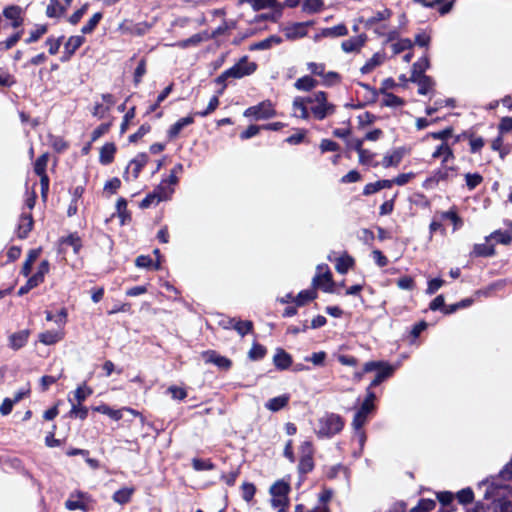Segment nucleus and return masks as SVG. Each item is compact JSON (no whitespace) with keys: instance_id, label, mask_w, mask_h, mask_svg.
Listing matches in <instances>:
<instances>
[{"instance_id":"nucleus-32","label":"nucleus","mask_w":512,"mask_h":512,"mask_svg":"<svg viewBox=\"0 0 512 512\" xmlns=\"http://www.w3.org/2000/svg\"><path fill=\"white\" fill-rule=\"evenodd\" d=\"M288 401L289 396L281 395L268 400L267 403L265 404V407L270 411L276 412L284 408L287 405Z\"/></svg>"},{"instance_id":"nucleus-21","label":"nucleus","mask_w":512,"mask_h":512,"mask_svg":"<svg viewBox=\"0 0 512 512\" xmlns=\"http://www.w3.org/2000/svg\"><path fill=\"white\" fill-rule=\"evenodd\" d=\"M307 105H309L307 101V97H296L293 100V115L295 117H299L302 119H308L309 118V110L307 108Z\"/></svg>"},{"instance_id":"nucleus-60","label":"nucleus","mask_w":512,"mask_h":512,"mask_svg":"<svg viewBox=\"0 0 512 512\" xmlns=\"http://www.w3.org/2000/svg\"><path fill=\"white\" fill-rule=\"evenodd\" d=\"M452 128H446L439 132H433L426 135L425 139L433 138L436 140H442V142H446V140L452 135Z\"/></svg>"},{"instance_id":"nucleus-44","label":"nucleus","mask_w":512,"mask_h":512,"mask_svg":"<svg viewBox=\"0 0 512 512\" xmlns=\"http://www.w3.org/2000/svg\"><path fill=\"white\" fill-rule=\"evenodd\" d=\"M84 41L85 39L83 36H71L65 44V49L70 55H72L84 43Z\"/></svg>"},{"instance_id":"nucleus-37","label":"nucleus","mask_w":512,"mask_h":512,"mask_svg":"<svg viewBox=\"0 0 512 512\" xmlns=\"http://www.w3.org/2000/svg\"><path fill=\"white\" fill-rule=\"evenodd\" d=\"M317 81L310 76H303L299 78L294 86L296 89L301 91H311L317 86Z\"/></svg>"},{"instance_id":"nucleus-5","label":"nucleus","mask_w":512,"mask_h":512,"mask_svg":"<svg viewBox=\"0 0 512 512\" xmlns=\"http://www.w3.org/2000/svg\"><path fill=\"white\" fill-rule=\"evenodd\" d=\"M373 371L376 372V376L370 384L371 387L378 386L382 381L389 378L393 374L394 368L381 361H370L364 364V372Z\"/></svg>"},{"instance_id":"nucleus-8","label":"nucleus","mask_w":512,"mask_h":512,"mask_svg":"<svg viewBox=\"0 0 512 512\" xmlns=\"http://www.w3.org/2000/svg\"><path fill=\"white\" fill-rule=\"evenodd\" d=\"M313 286L319 288L324 292H333V280L330 269L327 265H318L316 268V275L313 278Z\"/></svg>"},{"instance_id":"nucleus-15","label":"nucleus","mask_w":512,"mask_h":512,"mask_svg":"<svg viewBox=\"0 0 512 512\" xmlns=\"http://www.w3.org/2000/svg\"><path fill=\"white\" fill-rule=\"evenodd\" d=\"M202 358L204 359V361L206 363H212V364L216 365L217 367H219L220 369H224V370H228L232 365V362L230 359L219 355L215 351H206V352L202 353Z\"/></svg>"},{"instance_id":"nucleus-43","label":"nucleus","mask_w":512,"mask_h":512,"mask_svg":"<svg viewBox=\"0 0 512 512\" xmlns=\"http://www.w3.org/2000/svg\"><path fill=\"white\" fill-rule=\"evenodd\" d=\"M116 210L118 217L120 218L121 224L124 225L126 221L130 219L129 212L127 210V202L124 198H119L117 200Z\"/></svg>"},{"instance_id":"nucleus-25","label":"nucleus","mask_w":512,"mask_h":512,"mask_svg":"<svg viewBox=\"0 0 512 512\" xmlns=\"http://www.w3.org/2000/svg\"><path fill=\"white\" fill-rule=\"evenodd\" d=\"M273 363L278 369L285 370L290 367L292 358L283 349H278L273 357Z\"/></svg>"},{"instance_id":"nucleus-51","label":"nucleus","mask_w":512,"mask_h":512,"mask_svg":"<svg viewBox=\"0 0 512 512\" xmlns=\"http://www.w3.org/2000/svg\"><path fill=\"white\" fill-rule=\"evenodd\" d=\"M464 178L469 190L475 189L483 182V177L479 173H466Z\"/></svg>"},{"instance_id":"nucleus-6","label":"nucleus","mask_w":512,"mask_h":512,"mask_svg":"<svg viewBox=\"0 0 512 512\" xmlns=\"http://www.w3.org/2000/svg\"><path fill=\"white\" fill-rule=\"evenodd\" d=\"M289 490V484L284 480L277 481L271 486V504L274 508H286L288 506Z\"/></svg>"},{"instance_id":"nucleus-24","label":"nucleus","mask_w":512,"mask_h":512,"mask_svg":"<svg viewBox=\"0 0 512 512\" xmlns=\"http://www.w3.org/2000/svg\"><path fill=\"white\" fill-rule=\"evenodd\" d=\"M147 162L148 156L145 153L138 154L132 161H130L127 167V172L131 171L133 178L136 179Z\"/></svg>"},{"instance_id":"nucleus-42","label":"nucleus","mask_w":512,"mask_h":512,"mask_svg":"<svg viewBox=\"0 0 512 512\" xmlns=\"http://www.w3.org/2000/svg\"><path fill=\"white\" fill-rule=\"evenodd\" d=\"M205 39H207L206 34L198 33V34H195V35L191 36L190 38H188L186 40L178 42L176 44V46H178V47H180L182 49H185V48H188V47H191V46H197L199 43H201Z\"/></svg>"},{"instance_id":"nucleus-26","label":"nucleus","mask_w":512,"mask_h":512,"mask_svg":"<svg viewBox=\"0 0 512 512\" xmlns=\"http://www.w3.org/2000/svg\"><path fill=\"white\" fill-rule=\"evenodd\" d=\"M116 146L114 143H106L100 149L99 161L101 164L107 165L114 160Z\"/></svg>"},{"instance_id":"nucleus-17","label":"nucleus","mask_w":512,"mask_h":512,"mask_svg":"<svg viewBox=\"0 0 512 512\" xmlns=\"http://www.w3.org/2000/svg\"><path fill=\"white\" fill-rule=\"evenodd\" d=\"M431 156L433 159H440L443 165L449 163L455 158L453 150L447 144V142H442L440 145H438L432 152Z\"/></svg>"},{"instance_id":"nucleus-4","label":"nucleus","mask_w":512,"mask_h":512,"mask_svg":"<svg viewBox=\"0 0 512 512\" xmlns=\"http://www.w3.org/2000/svg\"><path fill=\"white\" fill-rule=\"evenodd\" d=\"M344 427V421L337 414H327L319 419L317 434L319 436H332L339 433Z\"/></svg>"},{"instance_id":"nucleus-1","label":"nucleus","mask_w":512,"mask_h":512,"mask_svg":"<svg viewBox=\"0 0 512 512\" xmlns=\"http://www.w3.org/2000/svg\"><path fill=\"white\" fill-rule=\"evenodd\" d=\"M486 486L485 498L492 499L495 503L493 512H512L511 490L507 486L497 485L494 482H484Z\"/></svg>"},{"instance_id":"nucleus-36","label":"nucleus","mask_w":512,"mask_h":512,"mask_svg":"<svg viewBox=\"0 0 512 512\" xmlns=\"http://www.w3.org/2000/svg\"><path fill=\"white\" fill-rule=\"evenodd\" d=\"M384 56L381 53H375L361 68L362 73H370L376 67L383 63Z\"/></svg>"},{"instance_id":"nucleus-28","label":"nucleus","mask_w":512,"mask_h":512,"mask_svg":"<svg viewBox=\"0 0 512 512\" xmlns=\"http://www.w3.org/2000/svg\"><path fill=\"white\" fill-rule=\"evenodd\" d=\"M66 13V7L59 0H50L46 8V15L49 18H60Z\"/></svg>"},{"instance_id":"nucleus-11","label":"nucleus","mask_w":512,"mask_h":512,"mask_svg":"<svg viewBox=\"0 0 512 512\" xmlns=\"http://www.w3.org/2000/svg\"><path fill=\"white\" fill-rule=\"evenodd\" d=\"M177 182L178 178L174 174H170L167 179L163 180L154 190L156 194H158V201L170 199L174 193V186Z\"/></svg>"},{"instance_id":"nucleus-16","label":"nucleus","mask_w":512,"mask_h":512,"mask_svg":"<svg viewBox=\"0 0 512 512\" xmlns=\"http://www.w3.org/2000/svg\"><path fill=\"white\" fill-rule=\"evenodd\" d=\"M455 171L454 167L443 166L440 169L436 170L433 175L428 178L424 186L427 188H432L437 185L440 181H445L450 177V173Z\"/></svg>"},{"instance_id":"nucleus-9","label":"nucleus","mask_w":512,"mask_h":512,"mask_svg":"<svg viewBox=\"0 0 512 512\" xmlns=\"http://www.w3.org/2000/svg\"><path fill=\"white\" fill-rule=\"evenodd\" d=\"M92 499L91 497L80 491L73 492L69 495V498L65 502V507L70 510H82L88 511L91 508Z\"/></svg>"},{"instance_id":"nucleus-29","label":"nucleus","mask_w":512,"mask_h":512,"mask_svg":"<svg viewBox=\"0 0 512 512\" xmlns=\"http://www.w3.org/2000/svg\"><path fill=\"white\" fill-rule=\"evenodd\" d=\"M194 122V117L192 115L179 119L176 123H174L170 129L168 130V136L173 139L178 136L181 130L191 125Z\"/></svg>"},{"instance_id":"nucleus-18","label":"nucleus","mask_w":512,"mask_h":512,"mask_svg":"<svg viewBox=\"0 0 512 512\" xmlns=\"http://www.w3.org/2000/svg\"><path fill=\"white\" fill-rule=\"evenodd\" d=\"M30 337V330L24 329L17 331L15 333H12L9 338V346L13 350H18L22 347H24Z\"/></svg>"},{"instance_id":"nucleus-14","label":"nucleus","mask_w":512,"mask_h":512,"mask_svg":"<svg viewBox=\"0 0 512 512\" xmlns=\"http://www.w3.org/2000/svg\"><path fill=\"white\" fill-rule=\"evenodd\" d=\"M374 405L370 401H364L360 409L356 412L353 419V427L360 430L366 423L368 415L373 411Z\"/></svg>"},{"instance_id":"nucleus-62","label":"nucleus","mask_w":512,"mask_h":512,"mask_svg":"<svg viewBox=\"0 0 512 512\" xmlns=\"http://www.w3.org/2000/svg\"><path fill=\"white\" fill-rule=\"evenodd\" d=\"M414 177H415V174L413 172H409V173L399 174L396 178H394L390 181L392 182V186L394 184L403 186V185L407 184L408 182H410Z\"/></svg>"},{"instance_id":"nucleus-61","label":"nucleus","mask_w":512,"mask_h":512,"mask_svg":"<svg viewBox=\"0 0 512 512\" xmlns=\"http://www.w3.org/2000/svg\"><path fill=\"white\" fill-rule=\"evenodd\" d=\"M266 349L260 344H254L249 351V357L252 360H258L264 357Z\"/></svg>"},{"instance_id":"nucleus-53","label":"nucleus","mask_w":512,"mask_h":512,"mask_svg":"<svg viewBox=\"0 0 512 512\" xmlns=\"http://www.w3.org/2000/svg\"><path fill=\"white\" fill-rule=\"evenodd\" d=\"M92 389L88 387L86 384H82L77 387L74 392V398L77 403L80 405L88 396L92 394Z\"/></svg>"},{"instance_id":"nucleus-22","label":"nucleus","mask_w":512,"mask_h":512,"mask_svg":"<svg viewBox=\"0 0 512 512\" xmlns=\"http://www.w3.org/2000/svg\"><path fill=\"white\" fill-rule=\"evenodd\" d=\"M366 41V36L361 34L342 42V49L346 53L358 52Z\"/></svg>"},{"instance_id":"nucleus-33","label":"nucleus","mask_w":512,"mask_h":512,"mask_svg":"<svg viewBox=\"0 0 512 512\" xmlns=\"http://www.w3.org/2000/svg\"><path fill=\"white\" fill-rule=\"evenodd\" d=\"M354 265V259L347 254H344L336 259L335 268L341 273L345 274Z\"/></svg>"},{"instance_id":"nucleus-59","label":"nucleus","mask_w":512,"mask_h":512,"mask_svg":"<svg viewBox=\"0 0 512 512\" xmlns=\"http://www.w3.org/2000/svg\"><path fill=\"white\" fill-rule=\"evenodd\" d=\"M249 3L254 10H261L273 6L277 0H242Z\"/></svg>"},{"instance_id":"nucleus-54","label":"nucleus","mask_w":512,"mask_h":512,"mask_svg":"<svg viewBox=\"0 0 512 512\" xmlns=\"http://www.w3.org/2000/svg\"><path fill=\"white\" fill-rule=\"evenodd\" d=\"M102 19V13L97 12L95 13L89 21L82 27L81 32L83 34H89L91 33L95 27L98 25L100 20Z\"/></svg>"},{"instance_id":"nucleus-35","label":"nucleus","mask_w":512,"mask_h":512,"mask_svg":"<svg viewBox=\"0 0 512 512\" xmlns=\"http://www.w3.org/2000/svg\"><path fill=\"white\" fill-rule=\"evenodd\" d=\"M135 264L139 268H150V269L159 270L161 261H159V260L153 261L149 256L141 255L136 258Z\"/></svg>"},{"instance_id":"nucleus-52","label":"nucleus","mask_w":512,"mask_h":512,"mask_svg":"<svg viewBox=\"0 0 512 512\" xmlns=\"http://www.w3.org/2000/svg\"><path fill=\"white\" fill-rule=\"evenodd\" d=\"M47 163H48V154H42L36 161H35V164H34V171L35 173L42 177V176H47L46 174V167H47Z\"/></svg>"},{"instance_id":"nucleus-50","label":"nucleus","mask_w":512,"mask_h":512,"mask_svg":"<svg viewBox=\"0 0 512 512\" xmlns=\"http://www.w3.org/2000/svg\"><path fill=\"white\" fill-rule=\"evenodd\" d=\"M120 187H121L120 179L117 177H114L105 183L103 192L106 196L110 197L111 195L115 194Z\"/></svg>"},{"instance_id":"nucleus-7","label":"nucleus","mask_w":512,"mask_h":512,"mask_svg":"<svg viewBox=\"0 0 512 512\" xmlns=\"http://www.w3.org/2000/svg\"><path fill=\"white\" fill-rule=\"evenodd\" d=\"M257 69L255 62H250L247 57H243L230 69L226 70L223 74V78H242L244 76L251 75Z\"/></svg>"},{"instance_id":"nucleus-2","label":"nucleus","mask_w":512,"mask_h":512,"mask_svg":"<svg viewBox=\"0 0 512 512\" xmlns=\"http://www.w3.org/2000/svg\"><path fill=\"white\" fill-rule=\"evenodd\" d=\"M391 11L384 8L377 11L374 15L364 20L366 28L373 29L376 33L382 36H387L389 40H392L396 36V31L390 30L387 22L391 17Z\"/></svg>"},{"instance_id":"nucleus-45","label":"nucleus","mask_w":512,"mask_h":512,"mask_svg":"<svg viewBox=\"0 0 512 512\" xmlns=\"http://www.w3.org/2000/svg\"><path fill=\"white\" fill-rule=\"evenodd\" d=\"M348 30L344 24H339L334 27L326 28L322 31V35L325 37H339L345 36Z\"/></svg>"},{"instance_id":"nucleus-19","label":"nucleus","mask_w":512,"mask_h":512,"mask_svg":"<svg viewBox=\"0 0 512 512\" xmlns=\"http://www.w3.org/2000/svg\"><path fill=\"white\" fill-rule=\"evenodd\" d=\"M407 153V150L403 147L397 148L392 152L386 154L383 157L382 165L383 167H395L397 166L403 159L404 155Z\"/></svg>"},{"instance_id":"nucleus-47","label":"nucleus","mask_w":512,"mask_h":512,"mask_svg":"<svg viewBox=\"0 0 512 512\" xmlns=\"http://www.w3.org/2000/svg\"><path fill=\"white\" fill-rule=\"evenodd\" d=\"M435 505L436 503L432 499H421L409 512H430L435 508Z\"/></svg>"},{"instance_id":"nucleus-41","label":"nucleus","mask_w":512,"mask_h":512,"mask_svg":"<svg viewBox=\"0 0 512 512\" xmlns=\"http://www.w3.org/2000/svg\"><path fill=\"white\" fill-rule=\"evenodd\" d=\"M62 250L66 251L68 247L72 248L74 254H77L82 246L79 237L75 235H70L67 238L63 239L61 242Z\"/></svg>"},{"instance_id":"nucleus-38","label":"nucleus","mask_w":512,"mask_h":512,"mask_svg":"<svg viewBox=\"0 0 512 512\" xmlns=\"http://www.w3.org/2000/svg\"><path fill=\"white\" fill-rule=\"evenodd\" d=\"M429 67V59L423 57L413 64L411 79H417V77L424 76L423 73Z\"/></svg>"},{"instance_id":"nucleus-34","label":"nucleus","mask_w":512,"mask_h":512,"mask_svg":"<svg viewBox=\"0 0 512 512\" xmlns=\"http://www.w3.org/2000/svg\"><path fill=\"white\" fill-rule=\"evenodd\" d=\"M33 226V220L30 215H23L19 220L18 235L21 238H25L31 231Z\"/></svg>"},{"instance_id":"nucleus-40","label":"nucleus","mask_w":512,"mask_h":512,"mask_svg":"<svg viewBox=\"0 0 512 512\" xmlns=\"http://www.w3.org/2000/svg\"><path fill=\"white\" fill-rule=\"evenodd\" d=\"M49 272V262L47 260H43L38 266L37 272L30 277V279L38 286L40 285L45 278V275Z\"/></svg>"},{"instance_id":"nucleus-10","label":"nucleus","mask_w":512,"mask_h":512,"mask_svg":"<svg viewBox=\"0 0 512 512\" xmlns=\"http://www.w3.org/2000/svg\"><path fill=\"white\" fill-rule=\"evenodd\" d=\"M276 114L273 104L270 101H263L258 105L245 110L244 116L253 117L256 120L268 119Z\"/></svg>"},{"instance_id":"nucleus-49","label":"nucleus","mask_w":512,"mask_h":512,"mask_svg":"<svg viewBox=\"0 0 512 512\" xmlns=\"http://www.w3.org/2000/svg\"><path fill=\"white\" fill-rule=\"evenodd\" d=\"M411 81L418 84V92L423 95L427 94L433 85L432 80L427 76L417 77V79H411Z\"/></svg>"},{"instance_id":"nucleus-3","label":"nucleus","mask_w":512,"mask_h":512,"mask_svg":"<svg viewBox=\"0 0 512 512\" xmlns=\"http://www.w3.org/2000/svg\"><path fill=\"white\" fill-rule=\"evenodd\" d=\"M307 101L312 115L318 120L326 118L335 111L334 105L328 102L325 92L318 91L307 97Z\"/></svg>"},{"instance_id":"nucleus-64","label":"nucleus","mask_w":512,"mask_h":512,"mask_svg":"<svg viewBox=\"0 0 512 512\" xmlns=\"http://www.w3.org/2000/svg\"><path fill=\"white\" fill-rule=\"evenodd\" d=\"M498 129L500 134L510 132L512 130V117H503L500 120Z\"/></svg>"},{"instance_id":"nucleus-30","label":"nucleus","mask_w":512,"mask_h":512,"mask_svg":"<svg viewBox=\"0 0 512 512\" xmlns=\"http://www.w3.org/2000/svg\"><path fill=\"white\" fill-rule=\"evenodd\" d=\"M392 187V182L390 180H379L374 183H368L364 186L363 194L371 195L382 189H389Z\"/></svg>"},{"instance_id":"nucleus-57","label":"nucleus","mask_w":512,"mask_h":512,"mask_svg":"<svg viewBox=\"0 0 512 512\" xmlns=\"http://www.w3.org/2000/svg\"><path fill=\"white\" fill-rule=\"evenodd\" d=\"M323 7L322 0H305L303 3V10L307 13L319 12Z\"/></svg>"},{"instance_id":"nucleus-23","label":"nucleus","mask_w":512,"mask_h":512,"mask_svg":"<svg viewBox=\"0 0 512 512\" xmlns=\"http://www.w3.org/2000/svg\"><path fill=\"white\" fill-rule=\"evenodd\" d=\"M38 338L44 345H53L64 338V332L62 330L44 331L39 334Z\"/></svg>"},{"instance_id":"nucleus-56","label":"nucleus","mask_w":512,"mask_h":512,"mask_svg":"<svg viewBox=\"0 0 512 512\" xmlns=\"http://www.w3.org/2000/svg\"><path fill=\"white\" fill-rule=\"evenodd\" d=\"M490 240L494 239L498 243L508 245L512 240V235L506 231H495L489 235Z\"/></svg>"},{"instance_id":"nucleus-31","label":"nucleus","mask_w":512,"mask_h":512,"mask_svg":"<svg viewBox=\"0 0 512 512\" xmlns=\"http://www.w3.org/2000/svg\"><path fill=\"white\" fill-rule=\"evenodd\" d=\"M494 252V246L490 244L489 236L485 238L484 243L476 244L473 248V254L475 256H491Z\"/></svg>"},{"instance_id":"nucleus-55","label":"nucleus","mask_w":512,"mask_h":512,"mask_svg":"<svg viewBox=\"0 0 512 512\" xmlns=\"http://www.w3.org/2000/svg\"><path fill=\"white\" fill-rule=\"evenodd\" d=\"M192 467L196 471H203V470H212V469H214L215 466L209 459L194 458L192 460Z\"/></svg>"},{"instance_id":"nucleus-27","label":"nucleus","mask_w":512,"mask_h":512,"mask_svg":"<svg viewBox=\"0 0 512 512\" xmlns=\"http://www.w3.org/2000/svg\"><path fill=\"white\" fill-rule=\"evenodd\" d=\"M226 328H234L241 336H244L252 329L251 321H241L236 319H229L225 324Z\"/></svg>"},{"instance_id":"nucleus-20","label":"nucleus","mask_w":512,"mask_h":512,"mask_svg":"<svg viewBox=\"0 0 512 512\" xmlns=\"http://www.w3.org/2000/svg\"><path fill=\"white\" fill-rule=\"evenodd\" d=\"M307 34L306 23H295L284 28V35L289 40H296Z\"/></svg>"},{"instance_id":"nucleus-48","label":"nucleus","mask_w":512,"mask_h":512,"mask_svg":"<svg viewBox=\"0 0 512 512\" xmlns=\"http://www.w3.org/2000/svg\"><path fill=\"white\" fill-rule=\"evenodd\" d=\"M382 103L385 105V106H389V107H398V106H401L403 104V100L401 98H399L398 96L392 94V93H388L386 91H382Z\"/></svg>"},{"instance_id":"nucleus-58","label":"nucleus","mask_w":512,"mask_h":512,"mask_svg":"<svg viewBox=\"0 0 512 512\" xmlns=\"http://www.w3.org/2000/svg\"><path fill=\"white\" fill-rule=\"evenodd\" d=\"M241 492L242 498L246 502H250L256 493V487L254 486V484L246 482L241 485Z\"/></svg>"},{"instance_id":"nucleus-12","label":"nucleus","mask_w":512,"mask_h":512,"mask_svg":"<svg viewBox=\"0 0 512 512\" xmlns=\"http://www.w3.org/2000/svg\"><path fill=\"white\" fill-rule=\"evenodd\" d=\"M94 411L107 415L111 419L118 421L123 417L124 412H128L133 416H139V413L131 408L112 409L106 404H102L93 408Z\"/></svg>"},{"instance_id":"nucleus-46","label":"nucleus","mask_w":512,"mask_h":512,"mask_svg":"<svg viewBox=\"0 0 512 512\" xmlns=\"http://www.w3.org/2000/svg\"><path fill=\"white\" fill-rule=\"evenodd\" d=\"M317 296V293L314 289H311V290H304V291H301L297 297L294 299V301L296 302V304L298 306H302L304 304H306L307 302L315 299Z\"/></svg>"},{"instance_id":"nucleus-63","label":"nucleus","mask_w":512,"mask_h":512,"mask_svg":"<svg viewBox=\"0 0 512 512\" xmlns=\"http://www.w3.org/2000/svg\"><path fill=\"white\" fill-rule=\"evenodd\" d=\"M307 69L310 71L313 75L323 77V74L325 73V64L323 63H316V62H309L307 63Z\"/></svg>"},{"instance_id":"nucleus-39","label":"nucleus","mask_w":512,"mask_h":512,"mask_svg":"<svg viewBox=\"0 0 512 512\" xmlns=\"http://www.w3.org/2000/svg\"><path fill=\"white\" fill-rule=\"evenodd\" d=\"M134 489L130 487H123L113 494V500L119 504H125L129 502Z\"/></svg>"},{"instance_id":"nucleus-13","label":"nucleus","mask_w":512,"mask_h":512,"mask_svg":"<svg viewBox=\"0 0 512 512\" xmlns=\"http://www.w3.org/2000/svg\"><path fill=\"white\" fill-rule=\"evenodd\" d=\"M3 15L6 19L11 21L13 28L20 27L23 22V9L17 5H10L4 8Z\"/></svg>"}]
</instances>
